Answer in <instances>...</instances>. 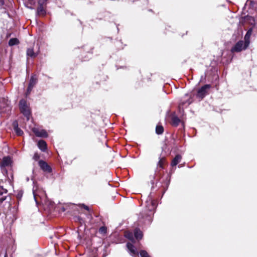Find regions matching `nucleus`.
<instances>
[{"label": "nucleus", "instance_id": "2", "mask_svg": "<svg viewBox=\"0 0 257 257\" xmlns=\"http://www.w3.org/2000/svg\"><path fill=\"white\" fill-rule=\"evenodd\" d=\"M249 43V41H239L231 48V51L232 52H240L242 50L245 49L248 46Z\"/></svg>", "mask_w": 257, "mask_h": 257}, {"label": "nucleus", "instance_id": "30", "mask_svg": "<svg viewBox=\"0 0 257 257\" xmlns=\"http://www.w3.org/2000/svg\"><path fill=\"white\" fill-rule=\"evenodd\" d=\"M81 207H83L85 210H87V211H89V207L84 205V204H81Z\"/></svg>", "mask_w": 257, "mask_h": 257}, {"label": "nucleus", "instance_id": "6", "mask_svg": "<svg viewBox=\"0 0 257 257\" xmlns=\"http://www.w3.org/2000/svg\"><path fill=\"white\" fill-rule=\"evenodd\" d=\"M12 161L11 158L9 157H4L1 162V167L5 168L6 167H9L11 166Z\"/></svg>", "mask_w": 257, "mask_h": 257}, {"label": "nucleus", "instance_id": "25", "mask_svg": "<svg viewBox=\"0 0 257 257\" xmlns=\"http://www.w3.org/2000/svg\"><path fill=\"white\" fill-rule=\"evenodd\" d=\"M48 0H39L38 5L45 6L46 5V3Z\"/></svg>", "mask_w": 257, "mask_h": 257}, {"label": "nucleus", "instance_id": "5", "mask_svg": "<svg viewBox=\"0 0 257 257\" xmlns=\"http://www.w3.org/2000/svg\"><path fill=\"white\" fill-rule=\"evenodd\" d=\"M39 165L42 170L47 173H51L52 169L50 166L45 161L41 160L39 162Z\"/></svg>", "mask_w": 257, "mask_h": 257}, {"label": "nucleus", "instance_id": "32", "mask_svg": "<svg viewBox=\"0 0 257 257\" xmlns=\"http://www.w3.org/2000/svg\"><path fill=\"white\" fill-rule=\"evenodd\" d=\"M4 4V0H0V6L3 5Z\"/></svg>", "mask_w": 257, "mask_h": 257}, {"label": "nucleus", "instance_id": "23", "mask_svg": "<svg viewBox=\"0 0 257 257\" xmlns=\"http://www.w3.org/2000/svg\"><path fill=\"white\" fill-rule=\"evenodd\" d=\"M140 253L141 257H150L147 252L144 250H141Z\"/></svg>", "mask_w": 257, "mask_h": 257}, {"label": "nucleus", "instance_id": "16", "mask_svg": "<svg viewBox=\"0 0 257 257\" xmlns=\"http://www.w3.org/2000/svg\"><path fill=\"white\" fill-rule=\"evenodd\" d=\"M180 122V119L176 116L172 117V124L174 126H177Z\"/></svg>", "mask_w": 257, "mask_h": 257}, {"label": "nucleus", "instance_id": "17", "mask_svg": "<svg viewBox=\"0 0 257 257\" xmlns=\"http://www.w3.org/2000/svg\"><path fill=\"white\" fill-rule=\"evenodd\" d=\"M191 102L192 101H191L189 98H188L187 100H181L179 105V108L180 109L182 107H183L185 104L189 105Z\"/></svg>", "mask_w": 257, "mask_h": 257}, {"label": "nucleus", "instance_id": "20", "mask_svg": "<svg viewBox=\"0 0 257 257\" xmlns=\"http://www.w3.org/2000/svg\"><path fill=\"white\" fill-rule=\"evenodd\" d=\"M164 132V128L162 125H157L156 132L158 135L162 134Z\"/></svg>", "mask_w": 257, "mask_h": 257}, {"label": "nucleus", "instance_id": "3", "mask_svg": "<svg viewBox=\"0 0 257 257\" xmlns=\"http://www.w3.org/2000/svg\"><path fill=\"white\" fill-rule=\"evenodd\" d=\"M210 88V84H206L202 86L197 91V97L203 98L207 94L208 90Z\"/></svg>", "mask_w": 257, "mask_h": 257}, {"label": "nucleus", "instance_id": "28", "mask_svg": "<svg viewBox=\"0 0 257 257\" xmlns=\"http://www.w3.org/2000/svg\"><path fill=\"white\" fill-rule=\"evenodd\" d=\"M33 194H34V198H35V201H36V203L38 204V197H39V195H38L37 194V193L34 192V191L33 192Z\"/></svg>", "mask_w": 257, "mask_h": 257}, {"label": "nucleus", "instance_id": "21", "mask_svg": "<svg viewBox=\"0 0 257 257\" xmlns=\"http://www.w3.org/2000/svg\"><path fill=\"white\" fill-rule=\"evenodd\" d=\"M19 41L17 38L11 39L9 42L10 46H14L18 44Z\"/></svg>", "mask_w": 257, "mask_h": 257}, {"label": "nucleus", "instance_id": "8", "mask_svg": "<svg viewBox=\"0 0 257 257\" xmlns=\"http://www.w3.org/2000/svg\"><path fill=\"white\" fill-rule=\"evenodd\" d=\"M126 246L131 255H135L138 254L136 247L133 245L132 243L130 242L127 243Z\"/></svg>", "mask_w": 257, "mask_h": 257}, {"label": "nucleus", "instance_id": "7", "mask_svg": "<svg viewBox=\"0 0 257 257\" xmlns=\"http://www.w3.org/2000/svg\"><path fill=\"white\" fill-rule=\"evenodd\" d=\"M7 190L4 189L3 187L0 186V205L3 203V202L7 200L8 197L7 196H4V194H7Z\"/></svg>", "mask_w": 257, "mask_h": 257}, {"label": "nucleus", "instance_id": "29", "mask_svg": "<svg viewBox=\"0 0 257 257\" xmlns=\"http://www.w3.org/2000/svg\"><path fill=\"white\" fill-rule=\"evenodd\" d=\"M75 219L76 221H79L81 223H82L81 221H82V219H81V218L80 217H79V216H76L75 217Z\"/></svg>", "mask_w": 257, "mask_h": 257}, {"label": "nucleus", "instance_id": "10", "mask_svg": "<svg viewBox=\"0 0 257 257\" xmlns=\"http://www.w3.org/2000/svg\"><path fill=\"white\" fill-rule=\"evenodd\" d=\"M182 156L180 155H177L172 160L171 162V166L172 167L176 166L181 160Z\"/></svg>", "mask_w": 257, "mask_h": 257}, {"label": "nucleus", "instance_id": "4", "mask_svg": "<svg viewBox=\"0 0 257 257\" xmlns=\"http://www.w3.org/2000/svg\"><path fill=\"white\" fill-rule=\"evenodd\" d=\"M32 131L37 137L42 138H46L48 137V134L44 130H40L39 128L34 127L33 128Z\"/></svg>", "mask_w": 257, "mask_h": 257}, {"label": "nucleus", "instance_id": "9", "mask_svg": "<svg viewBox=\"0 0 257 257\" xmlns=\"http://www.w3.org/2000/svg\"><path fill=\"white\" fill-rule=\"evenodd\" d=\"M146 207L148 208V209L150 211H153L156 208L155 202L154 201L150 199L149 200H147L146 201Z\"/></svg>", "mask_w": 257, "mask_h": 257}, {"label": "nucleus", "instance_id": "12", "mask_svg": "<svg viewBox=\"0 0 257 257\" xmlns=\"http://www.w3.org/2000/svg\"><path fill=\"white\" fill-rule=\"evenodd\" d=\"M38 146L39 148L43 152L45 151L47 149L46 143L43 140H41L38 142Z\"/></svg>", "mask_w": 257, "mask_h": 257}, {"label": "nucleus", "instance_id": "13", "mask_svg": "<svg viewBox=\"0 0 257 257\" xmlns=\"http://www.w3.org/2000/svg\"><path fill=\"white\" fill-rule=\"evenodd\" d=\"M38 78L36 75H33L30 80L29 86L34 87L37 83Z\"/></svg>", "mask_w": 257, "mask_h": 257}, {"label": "nucleus", "instance_id": "22", "mask_svg": "<svg viewBox=\"0 0 257 257\" xmlns=\"http://www.w3.org/2000/svg\"><path fill=\"white\" fill-rule=\"evenodd\" d=\"M165 161L166 159L164 157L160 158L158 164V166L161 168H163V165L165 164Z\"/></svg>", "mask_w": 257, "mask_h": 257}, {"label": "nucleus", "instance_id": "27", "mask_svg": "<svg viewBox=\"0 0 257 257\" xmlns=\"http://www.w3.org/2000/svg\"><path fill=\"white\" fill-rule=\"evenodd\" d=\"M33 88V87H32V86H28V88H27V91L26 92V95H28L31 93Z\"/></svg>", "mask_w": 257, "mask_h": 257}, {"label": "nucleus", "instance_id": "1", "mask_svg": "<svg viewBox=\"0 0 257 257\" xmlns=\"http://www.w3.org/2000/svg\"><path fill=\"white\" fill-rule=\"evenodd\" d=\"M19 107L21 112L27 117V120H28L30 114V109L27 101L25 99L20 100Z\"/></svg>", "mask_w": 257, "mask_h": 257}, {"label": "nucleus", "instance_id": "18", "mask_svg": "<svg viewBox=\"0 0 257 257\" xmlns=\"http://www.w3.org/2000/svg\"><path fill=\"white\" fill-rule=\"evenodd\" d=\"M27 54L28 56L31 57H36L37 56V54L34 53L33 49L29 48L27 51Z\"/></svg>", "mask_w": 257, "mask_h": 257}, {"label": "nucleus", "instance_id": "24", "mask_svg": "<svg viewBox=\"0 0 257 257\" xmlns=\"http://www.w3.org/2000/svg\"><path fill=\"white\" fill-rule=\"evenodd\" d=\"M251 34V30L248 31L246 33V35H245V37H244L245 42L249 41L248 39H249V38L250 37V36Z\"/></svg>", "mask_w": 257, "mask_h": 257}, {"label": "nucleus", "instance_id": "14", "mask_svg": "<svg viewBox=\"0 0 257 257\" xmlns=\"http://www.w3.org/2000/svg\"><path fill=\"white\" fill-rule=\"evenodd\" d=\"M45 6L39 5L37 9V13L39 15L44 16L46 14V11L44 8Z\"/></svg>", "mask_w": 257, "mask_h": 257}, {"label": "nucleus", "instance_id": "15", "mask_svg": "<svg viewBox=\"0 0 257 257\" xmlns=\"http://www.w3.org/2000/svg\"><path fill=\"white\" fill-rule=\"evenodd\" d=\"M134 233H133L130 231H126L124 233V236L126 238H128L129 240L132 241V242L135 241L134 237Z\"/></svg>", "mask_w": 257, "mask_h": 257}, {"label": "nucleus", "instance_id": "19", "mask_svg": "<svg viewBox=\"0 0 257 257\" xmlns=\"http://www.w3.org/2000/svg\"><path fill=\"white\" fill-rule=\"evenodd\" d=\"M14 130L18 136H22L23 134V131L18 127L17 123L16 125L15 124L14 125Z\"/></svg>", "mask_w": 257, "mask_h": 257}, {"label": "nucleus", "instance_id": "11", "mask_svg": "<svg viewBox=\"0 0 257 257\" xmlns=\"http://www.w3.org/2000/svg\"><path fill=\"white\" fill-rule=\"evenodd\" d=\"M134 236L137 239H141L143 236V232L140 230V229L135 228L134 230Z\"/></svg>", "mask_w": 257, "mask_h": 257}, {"label": "nucleus", "instance_id": "33", "mask_svg": "<svg viewBox=\"0 0 257 257\" xmlns=\"http://www.w3.org/2000/svg\"><path fill=\"white\" fill-rule=\"evenodd\" d=\"M6 202H8L9 204V201H7Z\"/></svg>", "mask_w": 257, "mask_h": 257}, {"label": "nucleus", "instance_id": "26", "mask_svg": "<svg viewBox=\"0 0 257 257\" xmlns=\"http://www.w3.org/2000/svg\"><path fill=\"white\" fill-rule=\"evenodd\" d=\"M33 88V87H32V86H28V88H27V91L26 92V95H28L31 93Z\"/></svg>", "mask_w": 257, "mask_h": 257}, {"label": "nucleus", "instance_id": "31", "mask_svg": "<svg viewBox=\"0 0 257 257\" xmlns=\"http://www.w3.org/2000/svg\"><path fill=\"white\" fill-rule=\"evenodd\" d=\"M99 231H100L101 232H104H104H106V229L104 227H101L99 229Z\"/></svg>", "mask_w": 257, "mask_h": 257}]
</instances>
